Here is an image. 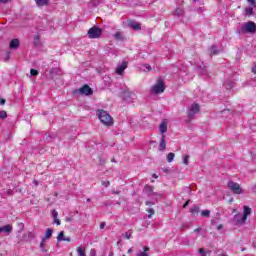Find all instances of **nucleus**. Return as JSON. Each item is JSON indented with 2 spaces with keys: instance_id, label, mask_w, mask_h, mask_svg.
Masks as SVG:
<instances>
[{
  "instance_id": "37",
  "label": "nucleus",
  "mask_w": 256,
  "mask_h": 256,
  "mask_svg": "<svg viewBox=\"0 0 256 256\" xmlns=\"http://www.w3.org/2000/svg\"><path fill=\"white\" fill-rule=\"evenodd\" d=\"M131 234H132L131 231L130 232H126V233L123 234V237H125V239H131Z\"/></svg>"
},
{
  "instance_id": "11",
  "label": "nucleus",
  "mask_w": 256,
  "mask_h": 256,
  "mask_svg": "<svg viewBox=\"0 0 256 256\" xmlns=\"http://www.w3.org/2000/svg\"><path fill=\"white\" fill-rule=\"evenodd\" d=\"M127 68V62H122L121 65H119L116 69V73L118 75H123V72L126 70Z\"/></svg>"
},
{
  "instance_id": "12",
  "label": "nucleus",
  "mask_w": 256,
  "mask_h": 256,
  "mask_svg": "<svg viewBox=\"0 0 256 256\" xmlns=\"http://www.w3.org/2000/svg\"><path fill=\"white\" fill-rule=\"evenodd\" d=\"M159 132L162 135H165L167 133V120H163L159 126Z\"/></svg>"
},
{
  "instance_id": "61",
  "label": "nucleus",
  "mask_w": 256,
  "mask_h": 256,
  "mask_svg": "<svg viewBox=\"0 0 256 256\" xmlns=\"http://www.w3.org/2000/svg\"><path fill=\"white\" fill-rule=\"evenodd\" d=\"M109 256H113V254H110Z\"/></svg>"
},
{
  "instance_id": "16",
  "label": "nucleus",
  "mask_w": 256,
  "mask_h": 256,
  "mask_svg": "<svg viewBox=\"0 0 256 256\" xmlns=\"http://www.w3.org/2000/svg\"><path fill=\"white\" fill-rule=\"evenodd\" d=\"M153 189H154V187L153 186H150V185H146L145 187H144V193H146V195H147V197H151V195H153V193H155L154 191H153Z\"/></svg>"
},
{
  "instance_id": "48",
  "label": "nucleus",
  "mask_w": 256,
  "mask_h": 256,
  "mask_svg": "<svg viewBox=\"0 0 256 256\" xmlns=\"http://www.w3.org/2000/svg\"><path fill=\"white\" fill-rule=\"evenodd\" d=\"M5 103V99H0V105H3Z\"/></svg>"
},
{
  "instance_id": "36",
  "label": "nucleus",
  "mask_w": 256,
  "mask_h": 256,
  "mask_svg": "<svg viewBox=\"0 0 256 256\" xmlns=\"http://www.w3.org/2000/svg\"><path fill=\"white\" fill-rule=\"evenodd\" d=\"M190 211H191L193 214L199 213V207L193 206V207L190 209Z\"/></svg>"
},
{
  "instance_id": "15",
  "label": "nucleus",
  "mask_w": 256,
  "mask_h": 256,
  "mask_svg": "<svg viewBox=\"0 0 256 256\" xmlns=\"http://www.w3.org/2000/svg\"><path fill=\"white\" fill-rule=\"evenodd\" d=\"M11 231H13V226H11V224L0 227V233H11Z\"/></svg>"
},
{
  "instance_id": "25",
  "label": "nucleus",
  "mask_w": 256,
  "mask_h": 256,
  "mask_svg": "<svg viewBox=\"0 0 256 256\" xmlns=\"http://www.w3.org/2000/svg\"><path fill=\"white\" fill-rule=\"evenodd\" d=\"M185 11H183L182 8H176L174 11V15H176V17H181V15H184Z\"/></svg>"
},
{
  "instance_id": "60",
  "label": "nucleus",
  "mask_w": 256,
  "mask_h": 256,
  "mask_svg": "<svg viewBox=\"0 0 256 256\" xmlns=\"http://www.w3.org/2000/svg\"><path fill=\"white\" fill-rule=\"evenodd\" d=\"M195 231H196V232H198V231H199V229H196Z\"/></svg>"
},
{
  "instance_id": "39",
  "label": "nucleus",
  "mask_w": 256,
  "mask_h": 256,
  "mask_svg": "<svg viewBox=\"0 0 256 256\" xmlns=\"http://www.w3.org/2000/svg\"><path fill=\"white\" fill-rule=\"evenodd\" d=\"M199 253L201 256H207V253H205V249H203V248L199 249Z\"/></svg>"
},
{
  "instance_id": "53",
  "label": "nucleus",
  "mask_w": 256,
  "mask_h": 256,
  "mask_svg": "<svg viewBox=\"0 0 256 256\" xmlns=\"http://www.w3.org/2000/svg\"><path fill=\"white\" fill-rule=\"evenodd\" d=\"M229 203H233V198H231V199L229 200Z\"/></svg>"
},
{
  "instance_id": "5",
  "label": "nucleus",
  "mask_w": 256,
  "mask_h": 256,
  "mask_svg": "<svg viewBox=\"0 0 256 256\" xmlns=\"http://www.w3.org/2000/svg\"><path fill=\"white\" fill-rule=\"evenodd\" d=\"M37 234L35 231H28L22 235L19 240V243H31L33 239H36Z\"/></svg>"
},
{
  "instance_id": "40",
  "label": "nucleus",
  "mask_w": 256,
  "mask_h": 256,
  "mask_svg": "<svg viewBox=\"0 0 256 256\" xmlns=\"http://www.w3.org/2000/svg\"><path fill=\"white\" fill-rule=\"evenodd\" d=\"M101 183H102L103 187H109V185H110V182L107 180L102 181Z\"/></svg>"
},
{
  "instance_id": "43",
  "label": "nucleus",
  "mask_w": 256,
  "mask_h": 256,
  "mask_svg": "<svg viewBox=\"0 0 256 256\" xmlns=\"http://www.w3.org/2000/svg\"><path fill=\"white\" fill-rule=\"evenodd\" d=\"M54 223H56V225H61V220L54 218Z\"/></svg>"
},
{
  "instance_id": "29",
  "label": "nucleus",
  "mask_w": 256,
  "mask_h": 256,
  "mask_svg": "<svg viewBox=\"0 0 256 256\" xmlns=\"http://www.w3.org/2000/svg\"><path fill=\"white\" fill-rule=\"evenodd\" d=\"M173 159H175V153L170 152V153L167 155V162H168V163H172Z\"/></svg>"
},
{
  "instance_id": "34",
  "label": "nucleus",
  "mask_w": 256,
  "mask_h": 256,
  "mask_svg": "<svg viewBox=\"0 0 256 256\" xmlns=\"http://www.w3.org/2000/svg\"><path fill=\"white\" fill-rule=\"evenodd\" d=\"M0 119H7V112L2 110L0 111Z\"/></svg>"
},
{
  "instance_id": "33",
  "label": "nucleus",
  "mask_w": 256,
  "mask_h": 256,
  "mask_svg": "<svg viewBox=\"0 0 256 256\" xmlns=\"http://www.w3.org/2000/svg\"><path fill=\"white\" fill-rule=\"evenodd\" d=\"M147 212L150 213L148 215V219H151V217H153V215H155V210H153V208L148 209Z\"/></svg>"
},
{
  "instance_id": "26",
  "label": "nucleus",
  "mask_w": 256,
  "mask_h": 256,
  "mask_svg": "<svg viewBox=\"0 0 256 256\" xmlns=\"http://www.w3.org/2000/svg\"><path fill=\"white\" fill-rule=\"evenodd\" d=\"M209 53H210V55H219V50L217 49V47L212 46V47L209 49Z\"/></svg>"
},
{
  "instance_id": "8",
  "label": "nucleus",
  "mask_w": 256,
  "mask_h": 256,
  "mask_svg": "<svg viewBox=\"0 0 256 256\" xmlns=\"http://www.w3.org/2000/svg\"><path fill=\"white\" fill-rule=\"evenodd\" d=\"M199 112V104H192L188 109V117H194Z\"/></svg>"
},
{
  "instance_id": "17",
  "label": "nucleus",
  "mask_w": 256,
  "mask_h": 256,
  "mask_svg": "<svg viewBox=\"0 0 256 256\" xmlns=\"http://www.w3.org/2000/svg\"><path fill=\"white\" fill-rule=\"evenodd\" d=\"M166 147L167 144L165 143V135H162L158 149L159 151H165Z\"/></svg>"
},
{
  "instance_id": "32",
  "label": "nucleus",
  "mask_w": 256,
  "mask_h": 256,
  "mask_svg": "<svg viewBox=\"0 0 256 256\" xmlns=\"http://www.w3.org/2000/svg\"><path fill=\"white\" fill-rule=\"evenodd\" d=\"M245 11H246V15H249V16L253 15V7H247Z\"/></svg>"
},
{
  "instance_id": "58",
  "label": "nucleus",
  "mask_w": 256,
  "mask_h": 256,
  "mask_svg": "<svg viewBox=\"0 0 256 256\" xmlns=\"http://www.w3.org/2000/svg\"><path fill=\"white\" fill-rule=\"evenodd\" d=\"M67 221H71V218H68Z\"/></svg>"
},
{
  "instance_id": "45",
  "label": "nucleus",
  "mask_w": 256,
  "mask_h": 256,
  "mask_svg": "<svg viewBox=\"0 0 256 256\" xmlns=\"http://www.w3.org/2000/svg\"><path fill=\"white\" fill-rule=\"evenodd\" d=\"M252 73H254V75H256V65L254 67H252Z\"/></svg>"
},
{
  "instance_id": "24",
  "label": "nucleus",
  "mask_w": 256,
  "mask_h": 256,
  "mask_svg": "<svg viewBox=\"0 0 256 256\" xmlns=\"http://www.w3.org/2000/svg\"><path fill=\"white\" fill-rule=\"evenodd\" d=\"M140 69L141 71H144V73H149V71H151V66L149 64H143Z\"/></svg>"
},
{
  "instance_id": "55",
  "label": "nucleus",
  "mask_w": 256,
  "mask_h": 256,
  "mask_svg": "<svg viewBox=\"0 0 256 256\" xmlns=\"http://www.w3.org/2000/svg\"><path fill=\"white\" fill-rule=\"evenodd\" d=\"M153 177H154V179H157V176H156V174H153Z\"/></svg>"
},
{
  "instance_id": "35",
  "label": "nucleus",
  "mask_w": 256,
  "mask_h": 256,
  "mask_svg": "<svg viewBox=\"0 0 256 256\" xmlns=\"http://www.w3.org/2000/svg\"><path fill=\"white\" fill-rule=\"evenodd\" d=\"M184 165H189V155H185L183 158Z\"/></svg>"
},
{
  "instance_id": "62",
  "label": "nucleus",
  "mask_w": 256,
  "mask_h": 256,
  "mask_svg": "<svg viewBox=\"0 0 256 256\" xmlns=\"http://www.w3.org/2000/svg\"><path fill=\"white\" fill-rule=\"evenodd\" d=\"M123 256H125V255H123Z\"/></svg>"
},
{
  "instance_id": "59",
  "label": "nucleus",
  "mask_w": 256,
  "mask_h": 256,
  "mask_svg": "<svg viewBox=\"0 0 256 256\" xmlns=\"http://www.w3.org/2000/svg\"><path fill=\"white\" fill-rule=\"evenodd\" d=\"M87 201L89 202V201H91V199L88 198Z\"/></svg>"
},
{
  "instance_id": "51",
  "label": "nucleus",
  "mask_w": 256,
  "mask_h": 256,
  "mask_svg": "<svg viewBox=\"0 0 256 256\" xmlns=\"http://www.w3.org/2000/svg\"><path fill=\"white\" fill-rule=\"evenodd\" d=\"M187 205H189V200L183 205V207H187Z\"/></svg>"
},
{
  "instance_id": "50",
  "label": "nucleus",
  "mask_w": 256,
  "mask_h": 256,
  "mask_svg": "<svg viewBox=\"0 0 256 256\" xmlns=\"http://www.w3.org/2000/svg\"><path fill=\"white\" fill-rule=\"evenodd\" d=\"M94 5H98L99 2L97 0H93Z\"/></svg>"
},
{
  "instance_id": "46",
  "label": "nucleus",
  "mask_w": 256,
  "mask_h": 256,
  "mask_svg": "<svg viewBox=\"0 0 256 256\" xmlns=\"http://www.w3.org/2000/svg\"><path fill=\"white\" fill-rule=\"evenodd\" d=\"M146 205H155V202H149V201H147V202H146Z\"/></svg>"
},
{
  "instance_id": "14",
  "label": "nucleus",
  "mask_w": 256,
  "mask_h": 256,
  "mask_svg": "<svg viewBox=\"0 0 256 256\" xmlns=\"http://www.w3.org/2000/svg\"><path fill=\"white\" fill-rule=\"evenodd\" d=\"M128 26L131 27V29H134L135 31L141 30V24L135 21L128 22Z\"/></svg>"
},
{
  "instance_id": "42",
  "label": "nucleus",
  "mask_w": 256,
  "mask_h": 256,
  "mask_svg": "<svg viewBox=\"0 0 256 256\" xmlns=\"http://www.w3.org/2000/svg\"><path fill=\"white\" fill-rule=\"evenodd\" d=\"M57 215H58V213L56 212V210H52L53 219H57Z\"/></svg>"
},
{
  "instance_id": "44",
  "label": "nucleus",
  "mask_w": 256,
  "mask_h": 256,
  "mask_svg": "<svg viewBox=\"0 0 256 256\" xmlns=\"http://www.w3.org/2000/svg\"><path fill=\"white\" fill-rule=\"evenodd\" d=\"M105 225H107L105 222H102L101 224H100V229H105Z\"/></svg>"
},
{
  "instance_id": "6",
  "label": "nucleus",
  "mask_w": 256,
  "mask_h": 256,
  "mask_svg": "<svg viewBox=\"0 0 256 256\" xmlns=\"http://www.w3.org/2000/svg\"><path fill=\"white\" fill-rule=\"evenodd\" d=\"M228 188L235 195H243L244 193L243 188H241V185H239V183L237 182H233V181L228 182Z\"/></svg>"
},
{
  "instance_id": "30",
  "label": "nucleus",
  "mask_w": 256,
  "mask_h": 256,
  "mask_svg": "<svg viewBox=\"0 0 256 256\" xmlns=\"http://www.w3.org/2000/svg\"><path fill=\"white\" fill-rule=\"evenodd\" d=\"M114 38L117 39L118 41L123 40V33L122 32H116L114 34Z\"/></svg>"
},
{
  "instance_id": "57",
  "label": "nucleus",
  "mask_w": 256,
  "mask_h": 256,
  "mask_svg": "<svg viewBox=\"0 0 256 256\" xmlns=\"http://www.w3.org/2000/svg\"><path fill=\"white\" fill-rule=\"evenodd\" d=\"M22 229L25 227L23 224H21Z\"/></svg>"
},
{
  "instance_id": "28",
  "label": "nucleus",
  "mask_w": 256,
  "mask_h": 256,
  "mask_svg": "<svg viewBox=\"0 0 256 256\" xmlns=\"http://www.w3.org/2000/svg\"><path fill=\"white\" fill-rule=\"evenodd\" d=\"M159 197H161V194L158 192H153V194L150 196V199H152V201H158Z\"/></svg>"
},
{
  "instance_id": "56",
  "label": "nucleus",
  "mask_w": 256,
  "mask_h": 256,
  "mask_svg": "<svg viewBox=\"0 0 256 256\" xmlns=\"http://www.w3.org/2000/svg\"><path fill=\"white\" fill-rule=\"evenodd\" d=\"M233 213H237V210L236 209H233V211H232Z\"/></svg>"
},
{
  "instance_id": "47",
  "label": "nucleus",
  "mask_w": 256,
  "mask_h": 256,
  "mask_svg": "<svg viewBox=\"0 0 256 256\" xmlns=\"http://www.w3.org/2000/svg\"><path fill=\"white\" fill-rule=\"evenodd\" d=\"M10 0H0V3H9Z\"/></svg>"
},
{
  "instance_id": "41",
  "label": "nucleus",
  "mask_w": 256,
  "mask_h": 256,
  "mask_svg": "<svg viewBox=\"0 0 256 256\" xmlns=\"http://www.w3.org/2000/svg\"><path fill=\"white\" fill-rule=\"evenodd\" d=\"M90 256H97V251L95 249H91Z\"/></svg>"
},
{
  "instance_id": "22",
  "label": "nucleus",
  "mask_w": 256,
  "mask_h": 256,
  "mask_svg": "<svg viewBox=\"0 0 256 256\" xmlns=\"http://www.w3.org/2000/svg\"><path fill=\"white\" fill-rule=\"evenodd\" d=\"M224 87H226V89H233V87H235V82L228 80L224 83Z\"/></svg>"
},
{
  "instance_id": "10",
  "label": "nucleus",
  "mask_w": 256,
  "mask_h": 256,
  "mask_svg": "<svg viewBox=\"0 0 256 256\" xmlns=\"http://www.w3.org/2000/svg\"><path fill=\"white\" fill-rule=\"evenodd\" d=\"M124 99H126V101H133V99H137V94H135V92L125 91Z\"/></svg>"
},
{
  "instance_id": "13",
  "label": "nucleus",
  "mask_w": 256,
  "mask_h": 256,
  "mask_svg": "<svg viewBox=\"0 0 256 256\" xmlns=\"http://www.w3.org/2000/svg\"><path fill=\"white\" fill-rule=\"evenodd\" d=\"M57 241H67L68 243H71V237H65V232L61 231L58 234Z\"/></svg>"
},
{
  "instance_id": "23",
  "label": "nucleus",
  "mask_w": 256,
  "mask_h": 256,
  "mask_svg": "<svg viewBox=\"0 0 256 256\" xmlns=\"http://www.w3.org/2000/svg\"><path fill=\"white\" fill-rule=\"evenodd\" d=\"M36 5L38 7H44V5H47L49 3V0H35Z\"/></svg>"
},
{
  "instance_id": "31",
  "label": "nucleus",
  "mask_w": 256,
  "mask_h": 256,
  "mask_svg": "<svg viewBox=\"0 0 256 256\" xmlns=\"http://www.w3.org/2000/svg\"><path fill=\"white\" fill-rule=\"evenodd\" d=\"M202 217H209L211 215V211L204 210L201 212Z\"/></svg>"
},
{
  "instance_id": "52",
  "label": "nucleus",
  "mask_w": 256,
  "mask_h": 256,
  "mask_svg": "<svg viewBox=\"0 0 256 256\" xmlns=\"http://www.w3.org/2000/svg\"><path fill=\"white\" fill-rule=\"evenodd\" d=\"M132 251H133V248H130V249L128 250V253L131 254Z\"/></svg>"
},
{
  "instance_id": "4",
  "label": "nucleus",
  "mask_w": 256,
  "mask_h": 256,
  "mask_svg": "<svg viewBox=\"0 0 256 256\" xmlns=\"http://www.w3.org/2000/svg\"><path fill=\"white\" fill-rule=\"evenodd\" d=\"M102 34L103 29L96 26L90 28L87 32L88 39H99V37H101Z\"/></svg>"
},
{
  "instance_id": "27",
  "label": "nucleus",
  "mask_w": 256,
  "mask_h": 256,
  "mask_svg": "<svg viewBox=\"0 0 256 256\" xmlns=\"http://www.w3.org/2000/svg\"><path fill=\"white\" fill-rule=\"evenodd\" d=\"M143 250H144V251L138 253L137 256H149V253H148L149 247L145 246V247H143Z\"/></svg>"
},
{
  "instance_id": "21",
  "label": "nucleus",
  "mask_w": 256,
  "mask_h": 256,
  "mask_svg": "<svg viewBox=\"0 0 256 256\" xmlns=\"http://www.w3.org/2000/svg\"><path fill=\"white\" fill-rule=\"evenodd\" d=\"M76 253L78 256H87V254H85V248L81 246L77 247Z\"/></svg>"
},
{
  "instance_id": "38",
  "label": "nucleus",
  "mask_w": 256,
  "mask_h": 256,
  "mask_svg": "<svg viewBox=\"0 0 256 256\" xmlns=\"http://www.w3.org/2000/svg\"><path fill=\"white\" fill-rule=\"evenodd\" d=\"M30 74H31L32 76L39 75V71H37V70H35V69H31V70H30Z\"/></svg>"
},
{
  "instance_id": "9",
  "label": "nucleus",
  "mask_w": 256,
  "mask_h": 256,
  "mask_svg": "<svg viewBox=\"0 0 256 256\" xmlns=\"http://www.w3.org/2000/svg\"><path fill=\"white\" fill-rule=\"evenodd\" d=\"M79 91L82 95H93V89L89 85H84Z\"/></svg>"
},
{
  "instance_id": "7",
  "label": "nucleus",
  "mask_w": 256,
  "mask_h": 256,
  "mask_svg": "<svg viewBox=\"0 0 256 256\" xmlns=\"http://www.w3.org/2000/svg\"><path fill=\"white\" fill-rule=\"evenodd\" d=\"M243 33H256V24L253 21L246 22L242 26Z\"/></svg>"
},
{
  "instance_id": "54",
  "label": "nucleus",
  "mask_w": 256,
  "mask_h": 256,
  "mask_svg": "<svg viewBox=\"0 0 256 256\" xmlns=\"http://www.w3.org/2000/svg\"><path fill=\"white\" fill-rule=\"evenodd\" d=\"M223 228V226L222 225H220V226H218V229L220 230V229H222Z\"/></svg>"
},
{
  "instance_id": "49",
  "label": "nucleus",
  "mask_w": 256,
  "mask_h": 256,
  "mask_svg": "<svg viewBox=\"0 0 256 256\" xmlns=\"http://www.w3.org/2000/svg\"><path fill=\"white\" fill-rule=\"evenodd\" d=\"M249 3H251L252 5H255V0H248Z\"/></svg>"
},
{
  "instance_id": "20",
  "label": "nucleus",
  "mask_w": 256,
  "mask_h": 256,
  "mask_svg": "<svg viewBox=\"0 0 256 256\" xmlns=\"http://www.w3.org/2000/svg\"><path fill=\"white\" fill-rule=\"evenodd\" d=\"M10 49H17L19 47V40L18 39H13L10 42Z\"/></svg>"
},
{
  "instance_id": "1",
  "label": "nucleus",
  "mask_w": 256,
  "mask_h": 256,
  "mask_svg": "<svg viewBox=\"0 0 256 256\" xmlns=\"http://www.w3.org/2000/svg\"><path fill=\"white\" fill-rule=\"evenodd\" d=\"M96 115L102 125H104L105 127H113V117H111V114H109V112L100 109L97 110Z\"/></svg>"
},
{
  "instance_id": "3",
  "label": "nucleus",
  "mask_w": 256,
  "mask_h": 256,
  "mask_svg": "<svg viewBox=\"0 0 256 256\" xmlns=\"http://www.w3.org/2000/svg\"><path fill=\"white\" fill-rule=\"evenodd\" d=\"M165 91V82H163V79H158L156 84L152 86L151 93L154 95H159L161 93H164Z\"/></svg>"
},
{
  "instance_id": "18",
  "label": "nucleus",
  "mask_w": 256,
  "mask_h": 256,
  "mask_svg": "<svg viewBox=\"0 0 256 256\" xmlns=\"http://www.w3.org/2000/svg\"><path fill=\"white\" fill-rule=\"evenodd\" d=\"M52 236H53V229L48 228L42 239H44V241H47L48 239H51Z\"/></svg>"
},
{
  "instance_id": "2",
  "label": "nucleus",
  "mask_w": 256,
  "mask_h": 256,
  "mask_svg": "<svg viewBox=\"0 0 256 256\" xmlns=\"http://www.w3.org/2000/svg\"><path fill=\"white\" fill-rule=\"evenodd\" d=\"M243 209V215L238 213L234 216V222L236 225H244L245 221H247V217L251 215V208L249 206H244Z\"/></svg>"
},
{
  "instance_id": "19",
  "label": "nucleus",
  "mask_w": 256,
  "mask_h": 256,
  "mask_svg": "<svg viewBox=\"0 0 256 256\" xmlns=\"http://www.w3.org/2000/svg\"><path fill=\"white\" fill-rule=\"evenodd\" d=\"M45 239H42L40 242V251H42V253H47V244L45 243Z\"/></svg>"
}]
</instances>
